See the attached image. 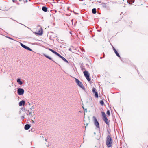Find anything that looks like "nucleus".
Masks as SVG:
<instances>
[{
  "label": "nucleus",
  "mask_w": 148,
  "mask_h": 148,
  "mask_svg": "<svg viewBox=\"0 0 148 148\" xmlns=\"http://www.w3.org/2000/svg\"><path fill=\"white\" fill-rule=\"evenodd\" d=\"M106 144L108 147H110L112 146V140L110 135H108L107 137Z\"/></svg>",
  "instance_id": "obj_1"
},
{
  "label": "nucleus",
  "mask_w": 148,
  "mask_h": 148,
  "mask_svg": "<svg viewBox=\"0 0 148 148\" xmlns=\"http://www.w3.org/2000/svg\"><path fill=\"white\" fill-rule=\"evenodd\" d=\"M84 74L87 80L89 82L90 81L91 79L89 78V75L88 72L87 71H84Z\"/></svg>",
  "instance_id": "obj_2"
},
{
  "label": "nucleus",
  "mask_w": 148,
  "mask_h": 148,
  "mask_svg": "<svg viewBox=\"0 0 148 148\" xmlns=\"http://www.w3.org/2000/svg\"><path fill=\"white\" fill-rule=\"evenodd\" d=\"M75 82L81 88L84 89V88L82 82L77 79L75 78Z\"/></svg>",
  "instance_id": "obj_3"
},
{
  "label": "nucleus",
  "mask_w": 148,
  "mask_h": 148,
  "mask_svg": "<svg viewBox=\"0 0 148 148\" xmlns=\"http://www.w3.org/2000/svg\"><path fill=\"white\" fill-rule=\"evenodd\" d=\"M27 115L30 116V118H35L34 114V112H30L29 110L27 111Z\"/></svg>",
  "instance_id": "obj_4"
},
{
  "label": "nucleus",
  "mask_w": 148,
  "mask_h": 148,
  "mask_svg": "<svg viewBox=\"0 0 148 148\" xmlns=\"http://www.w3.org/2000/svg\"><path fill=\"white\" fill-rule=\"evenodd\" d=\"M93 118L94 119V123L95 126L97 127V128L99 127V122H98L97 119L95 117L93 116Z\"/></svg>",
  "instance_id": "obj_5"
},
{
  "label": "nucleus",
  "mask_w": 148,
  "mask_h": 148,
  "mask_svg": "<svg viewBox=\"0 0 148 148\" xmlns=\"http://www.w3.org/2000/svg\"><path fill=\"white\" fill-rule=\"evenodd\" d=\"M24 92V90L21 88H19L17 90V93L19 95H23Z\"/></svg>",
  "instance_id": "obj_6"
},
{
  "label": "nucleus",
  "mask_w": 148,
  "mask_h": 148,
  "mask_svg": "<svg viewBox=\"0 0 148 148\" xmlns=\"http://www.w3.org/2000/svg\"><path fill=\"white\" fill-rule=\"evenodd\" d=\"M58 56L60 57V58H61L62 60H63L65 62L68 63V62L67 60L65 58H64L63 57L61 56V55H60V54H59V55H58Z\"/></svg>",
  "instance_id": "obj_7"
},
{
  "label": "nucleus",
  "mask_w": 148,
  "mask_h": 148,
  "mask_svg": "<svg viewBox=\"0 0 148 148\" xmlns=\"http://www.w3.org/2000/svg\"><path fill=\"white\" fill-rule=\"evenodd\" d=\"M103 119L107 124L108 125L109 124V122L107 117L103 118Z\"/></svg>",
  "instance_id": "obj_8"
},
{
  "label": "nucleus",
  "mask_w": 148,
  "mask_h": 148,
  "mask_svg": "<svg viewBox=\"0 0 148 148\" xmlns=\"http://www.w3.org/2000/svg\"><path fill=\"white\" fill-rule=\"evenodd\" d=\"M30 127V126L29 124H26L24 128L25 130H29Z\"/></svg>",
  "instance_id": "obj_9"
},
{
  "label": "nucleus",
  "mask_w": 148,
  "mask_h": 148,
  "mask_svg": "<svg viewBox=\"0 0 148 148\" xmlns=\"http://www.w3.org/2000/svg\"><path fill=\"white\" fill-rule=\"evenodd\" d=\"M25 103V102L24 101L22 100L19 103V106H22L24 105Z\"/></svg>",
  "instance_id": "obj_10"
},
{
  "label": "nucleus",
  "mask_w": 148,
  "mask_h": 148,
  "mask_svg": "<svg viewBox=\"0 0 148 148\" xmlns=\"http://www.w3.org/2000/svg\"><path fill=\"white\" fill-rule=\"evenodd\" d=\"M113 48L114 51L115 53L116 54L117 56L118 57H120V56L119 54V53H118L117 51H116V50L115 49V48L113 47Z\"/></svg>",
  "instance_id": "obj_11"
},
{
  "label": "nucleus",
  "mask_w": 148,
  "mask_h": 148,
  "mask_svg": "<svg viewBox=\"0 0 148 148\" xmlns=\"http://www.w3.org/2000/svg\"><path fill=\"white\" fill-rule=\"evenodd\" d=\"M49 49V50H50V51H51L53 53L55 54L56 55H57V56H58V55L59 54L58 53H57V52L55 51L52 50V49Z\"/></svg>",
  "instance_id": "obj_12"
},
{
  "label": "nucleus",
  "mask_w": 148,
  "mask_h": 148,
  "mask_svg": "<svg viewBox=\"0 0 148 148\" xmlns=\"http://www.w3.org/2000/svg\"><path fill=\"white\" fill-rule=\"evenodd\" d=\"M17 82L18 83H19L20 85H21L23 84V82L21 81L20 79H17Z\"/></svg>",
  "instance_id": "obj_13"
},
{
  "label": "nucleus",
  "mask_w": 148,
  "mask_h": 148,
  "mask_svg": "<svg viewBox=\"0 0 148 148\" xmlns=\"http://www.w3.org/2000/svg\"><path fill=\"white\" fill-rule=\"evenodd\" d=\"M47 8L45 6H43L42 8V10L45 12H46L47 11Z\"/></svg>",
  "instance_id": "obj_14"
},
{
  "label": "nucleus",
  "mask_w": 148,
  "mask_h": 148,
  "mask_svg": "<svg viewBox=\"0 0 148 148\" xmlns=\"http://www.w3.org/2000/svg\"><path fill=\"white\" fill-rule=\"evenodd\" d=\"M92 12L94 14H95L96 13V8H93L92 10Z\"/></svg>",
  "instance_id": "obj_15"
},
{
  "label": "nucleus",
  "mask_w": 148,
  "mask_h": 148,
  "mask_svg": "<svg viewBox=\"0 0 148 148\" xmlns=\"http://www.w3.org/2000/svg\"><path fill=\"white\" fill-rule=\"evenodd\" d=\"M101 114L103 117V119L106 117V114L105 112H102Z\"/></svg>",
  "instance_id": "obj_16"
},
{
  "label": "nucleus",
  "mask_w": 148,
  "mask_h": 148,
  "mask_svg": "<svg viewBox=\"0 0 148 148\" xmlns=\"http://www.w3.org/2000/svg\"><path fill=\"white\" fill-rule=\"evenodd\" d=\"M20 45H21L23 47V48L25 49H26V48L27 47V46L25 45H23V44H22V43H20Z\"/></svg>",
  "instance_id": "obj_17"
},
{
  "label": "nucleus",
  "mask_w": 148,
  "mask_h": 148,
  "mask_svg": "<svg viewBox=\"0 0 148 148\" xmlns=\"http://www.w3.org/2000/svg\"><path fill=\"white\" fill-rule=\"evenodd\" d=\"M95 93V97L96 98H98V95L97 91L95 92V93Z\"/></svg>",
  "instance_id": "obj_18"
},
{
  "label": "nucleus",
  "mask_w": 148,
  "mask_h": 148,
  "mask_svg": "<svg viewBox=\"0 0 148 148\" xmlns=\"http://www.w3.org/2000/svg\"><path fill=\"white\" fill-rule=\"evenodd\" d=\"M92 92L93 93H95V92H97L96 88H93L92 90Z\"/></svg>",
  "instance_id": "obj_19"
},
{
  "label": "nucleus",
  "mask_w": 148,
  "mask_h": 148,
  "mask_svg": "<svg viewBox=\"0 0 148 148\" xmlns=\"http://www.w3.org/2000/svg\"><path fill=\"white\" fill-rule=\"evenodd\" d=\"M100 103L101 105H103L104 104L103 101V100L100 101Z\"/></svg>",
  "instance_id": "obj_20"
},
{
  "label": "nucleus",
  "mask_w": 148,
  "mask_h": 148,
  "mask_svg": "<svg viewBox=\"0 0 148 148\" xmlns=\"http://www.w3.org/2000/svg\"><path fill=\"white\" fill-rule=\"evenodd\" d=\"M107 114L109 116L110 115V112L109 110H108L107 112Z\"/></svg>",
  "instance_id": "obj_21"
},
{
  "label": "nucleus",
  "mask_w": 148,
  "mask_h": 148,
  "mask_svg": "<svg viewBox=\"0 0 148 148\" xmlns=\"http://www.w3.org/2000/svg\"><path fill=\"white\" fill-rule=\"evenodd\" d=\"M26 49L29 50L30 51H32V50L30 48H29V47H28L27 46Z\"/></svg>",
  "instance_id": "obj_22"
},
{
  "label": "nucleus",
  "mask_w": 148,
  "mask_h": 148,
  "mask_svg": "<svg viewBox=\"0 0 148 148\" xmlns=\"http://www.w3.org/2000/svg\"><path fill=\"white\" fill-rule=\"evenodd\" d=\"M26 49L29 50L30 51H32V50L30 48H29V47H28L27 46Z\"/></svg>",
  "instance_id": "obj_23"
},
{
  "label": "nucleus",
  "mask_w": 148,
  "mask_h": 148,
  "mask_svg": "<svg viewBox=\"0 0 148 148\" xmlns=\"http://www.w3.org/2000/svg\"><path fill=\"white\" fill-rule=\"evenodd\" d=\"M44 56H45L47 58H48L49 57V56H47V55H45V54H44Z\"/></svg>",
  "instance_id": "obj_24"
},
{
  "label": "nucleus",
  "mask_w": 148,
  "mask_h": 148,
  "mask_svg": "<svg viewBox=\"0 0 148 148\" xmlns=\"http://www.w3.org/2000/svg\"><path fill=\"white\" fill-rule=\"evenodd\" d=\"M48 58L50 60H52V58L51 57H49V56Z\"/></svg>",
  "instance_id": "obj_25"
},
{
  "label": "nucleus",
  "mask_w": 148,
  "mask_h": 148,
  "mask_svg": "<svg viewBox=\"0 0 148 148\" xmlns=\"http://www.w3.org/2000/svg\"><path fill=\"white\" fill-rule=\"evenodd\" d=\"M7 37L9 39H12L10 38V37Z\"/></svg>",
  "instance_id": "obj_26"
},
{
  "label": "nucleus",
  "mask_w": 148,
  "mask_h": 148,
  "mask_svg": "<svg viewBox=\"0 0 148 148\" xmlns=\"http://www.w3.org/2000/svg\"><path fill=\"white\" fill-rule=\"evenodd\" d=\"M38 34H39L40 35H42V32H41V33H38Z\"/></svg>",
  "instance_id": "obj_27"
},
{
  "label": "nucleus",
  "mask_w": 148,
  "mask_h": 148,
  "mask_svg": "<svg viewBox=\"0 0 148 148\" xmlns=\"http://www.w3.org/2000/svg\"><path fill=\"white\" fill-rule=\"evenodd\" d=\"M69 51H71V48H69Z\"/></svg>",
  "instance_id": "obj_28"
},
{
  "label": "nucleus",
  "mask_w": 148,
  "mask_h": 148,
  "mask_svg": "<svg viewBox=\"0 0 148 148\" xmlns=\"http://www.w3.org/2000/svg\"><path fill=\"white\" fill-rule=\"evenodd\" d=\"M24 118V116H22L21 117V118L22 119H23Z\"/></svg>",
  "instance_id": "obj_29"
},
{
  "label": "nucleus",
  "mask_w": 148,
  "mask_h": 148,
  "mask_svg": "<svg viewBox=\"0 0 148 148\" xmlns=\"http://www.w3.org/2000/svg\"><path fill=\"white\" fill-rule=\"evenodd\" d=\"M16 1V0H12V1L13 2H14Z\"/></svg>",
  "instance_id": "obj_30"
},
{
  "label": "nucleus",
  "mask_w": 148,
  "mask_h": 148,
  "mask_svg": "<svg viewBox=\"0 0 148 148\" xmlns=\"http://www.w3.org/2000/svg\"><path fill=\"white\" fill-rule=\"evenodd\" d=\"M94 134H96V133L95 132H94Z\"/></svg>",
  "instance_id": "obj_31"
},
{
  "label": "nucleus",
  "mask_w": 148,
  "mask_h": 148,
  "mask_svg": "<svg viewBox=\"0 0 148 148\" xmlns=\"http://www.w3.org/2000/svg\"><path fill=\"white\" fill-rule=\"evenodd\" d=\"M32 123H34V121H32Z\"/></svg>",
  "instance_id": "obj_32"
},
{
  "label": "nucleus",
  "mask_w": 148,
  "mask_h": 148,
  "mask_svg": "<svg viewBox=\"0 0 148 148\" xmlns=\"http://www.w3.org/2000/svg\"><path fill=\"white\" fill-rule=\"evenodd\" d=\"M86 110H87V109H85V111H86Z\"/></svg>",
  "instance_id": "obj_33"
},
{
  "label": "nucleus",
  "mask_w": 148,
  "mask_h": 148,
  "mask_svg": "<svg viewBox=\"0 0 148 148\" xmlns=\"http://www.w3.org/2000/svg\"><path fill=\"white\" fill-rule=\"evenodd\" d=\"M88 125V124H86V126L87 125Z\"/></svg>",
  "instance_id": "obj_34"
},
{
  "label": "nucleus",
  "mask_w": 148,
  "mask_h": 148,
  "mask_svg": "<svg viewBox=\"0 0 148 148\" xmlns=\"http://www.w3.org/2000/svg\"><path fill=\"white\" fill-rule=\"evenodd\" d=\"M29 105H30V103H29Z\"/></svg>",
  "instance_id": "obj_35"
}]
</instances>
